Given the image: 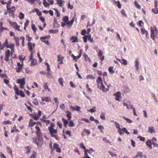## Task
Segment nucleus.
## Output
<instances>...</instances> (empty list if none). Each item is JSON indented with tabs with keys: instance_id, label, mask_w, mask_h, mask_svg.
Instances as JSON below:
<instances>
[{
	"instance_id": "nucleus-1",
	"label": "nucleus",
	"mask_w": 158,
	"mask_h": 158,
	"mask_svg": "<svg viewBox=\"0 0 158 158\" xmlns=\"http://www.w3.org/2000/svg\"><path fill=\"white\" fill-rule=\"evenodd\" d=\"M151 29L150 36L151 38L153 40H154L156 37V35L158 34V31L157 27L155 26L153 27H151Z\"/></svg>"
},
{
	"instance_id": "nucleus-2",
	"label": "nucleus",
	"mask_w": 158,
	"mask_h": 158,
	"mask_svg": "<svg viewBox=\"0 0 158 158\" xmlns=\"http://www.w3.org/2000/svg\"><path fill=\"white\" fill-rule=\"evenodd\" d=\"M48 130L50 134L51 137L55 138L56 139L58 140V138L57 135L56 134L57 132V130L56 129H54L52 127H48Z\"/></svg>"
},
{
	"instance_id": "nucleus-3",
	"label": "nucleus",
	"mask_w": 158,
	"mask_h": 158,
	"mask_svg": "<svg viewBox=\"0 0 158 158\" xmlns=\"http://www.w3.org/2000/svg\"><path fill=\"white\" fill-rule=\"evenodd\" d=\"M25 78H24L19 79L17 80V83L18 84H20L19 86L21 89H24V85L25 84Z\"/></svg>"
},
{
	"instance_id": "nucleus-4",
	"label": "nucleus",
	"mask_w": 158,
	"mask_h": 158,
	"mask_svg": "<svg viewBox=\"0 0 158 158\" xmlns=\"http://www.w3.org/2000/svg\"><path fill=\"white\" fill-rule=\"evenodd\" d=\"M51 146V149L52 152H53V151L54 149L56 150V152H60L61 151V150L60 148H59L58 145L56 143H55L53 145V148L54 149H53L52 147V145L51 144H50L49 145Z\"/></svg>"
},
{
	"instance_id": "nucleus-5",
	"label": "nucleus",
	"mask_w": 158,
	"mask_h": 158,
	"mask_svg": "<svg viewBox=\"0 0 158 158\" xmlns=\"http://www.w3.org/2000/svg\"><path fill=\"white\" fill-rule=\"evenodd\" d=\"M122 131L125 133L127 135L130 134V132L127 131V129L126 128L123 127L122 129H121L119 130H118V132L121 135H122L124 134V133Z\"/></svg>"
},
{
	"instance_id": "nucleus-6",
	"label": "nucleus",
	"mask_w": 158,
	"mask_h": 158,
	"mask_svg": "<svg viewBox=\"0 0 158 158\" xmlns=\"http://www.w3.org/2000/svg\"><path fill=\"white\" fill-rule=\"evenodd\" d=\"M99 84L102 85V87L99 88V89L102 90L104 92H106V91H108L109 89H106L105 87L102 83V78L99 77Z\"/></svg>"
},
{
	"instance_id": "nucleus-7",
	"label": "nucleus",
	"mask_w": 158,
	"mask_h": 158,
	"mask_svg": "<svg viewBox=\"0 0 158 158\" xmlns=\"http://www.w3.org/2000/svg\"><path fill=\"white\" fill-rule=\"evenodd\" d=\"M121 93L119 91L117 92L114 94V95L116 97L115 98V100L118 101H121L120 99L121 98Z\"/></svg>"
},
{
	"instance_id": "nucleus-8",
	"label": "nucleus",
	"mask_w": 158,
	"mask_h": 158,
	"mask_svg": "<svg viewBox=\"0 0 158 158\" xmlns=\"http://www.w3.org/2000/svg\"><path fill=\"white\" fill-rule=\"evenodd\" d=\"M5 59L6 61L8 62L9 60V57L10 55V51L9 49H8L5 52Z\"/></svg>"
},
{
	"instance_id": "nucleus-9",
	"label": "nucleus",
	"mask_w": 158,
	"mask_h": 158,
	"mask_svg": "<svg viewBox=\"0 0 158 158\" xmlns=\"http://www.w3.org/2000/svg\"><path fill=\"white\" fill-rule=\"evenodd\" d=\"M76 14H74V16L72 20L70 21H68L66 23V25L69 27H70L73 24L75 20V16Z\"/></svg>"
},
{
	"instance_id": "nucleus-10",
	"label": "nucleus",
	"mask_w": 158,
	"mask_h": 158,
	"mask_svg": "<svg viewBox=\"0 0 158 158\" xmlns=\"http://www.w3.org/2000/svg\"><path fill=\"white\" fill-rule=\"evenodd\" d=\"M146 144L147 146H148V148L149 149H152V141L150 140H148L146 142Z\"/></svg>"
},
{
	"instance_id": "nucleus-11",
	"label": "nucleus",
	"mask_w": 158,
	"mask_h": 158,
	"mask_svg": "<svg viewBox=\"0 0 158 158\" xmlns=\"http://www.w3.org/2000/svg\"><path fill=\"white\" fill-rule=\"evenodd\" d=\"M70 108L73 110H76L80 112L81 107L77 105H75V106H71Z\"/></svg>"
},
{
	"instance_id": "nucleus-12",
	"label": "nucleus",
	"mask_w": 158,
	"mask_h": 158,
	"mask_svg": "<svg viewBox=\"0 0 158 158\" xmlns=\"http://www.w3.org/2000/svg\"><path fill=\"white\" fill-rule=\"evenodd\" d=\"M31 146H27L25 147L24 148V150L25 151V153L27 154H28L30 152L31 149Z\"/></svg>"
},
{
	"instance_id": "nucleus-13",
	"label": "nucleus",
	"mask_w": 158,
	"mask_h": 158,
	"mask_svg": "<svg viewBox=\"0 0 158 158\" xmlns=\"http://www.w3.org/2000/svg\"><path fill=\"white\" fill-rule=\"evenodd\" d=\"M13 27H14L15 29V30L19 31H20V30L19 29L20 26L18 25L16 22H15L14 23Z\"/></svg>"
},
{
	"instance_id": "nucleus-14",
	"label": "nucleus",
	"mask_w": 158,
	"mask_h": 158,
	"mask_svg": "<svg viewBox=\"0 0 158 158\" xmlns=\"http://www.w3.org/2000/svg\"><path fill=\"white\" fill-rule=\"evenodd\" d=\"M141 34L143 35L145 34L146 36H147L148 35V32L144 28H142L141 29Z\"/></svg>"
},
{
	"instance_id": "nucleus-15",
	"label": "nucleus",
	"mask_w": 158,
	"mask_h": 158,
	"mask_svg": "<svg viewBox=\"0 0 158 158\" xmlns=\"http://www.w3.org/2000/svg\"><path fill=\"white\" fill-rule=\"evenodd\" d=\"M70 40H72V42L74 43L77 42L78 40V39L76 36H73L71 37Z\"/></svg>"
},
{
	"instance_id": "nucleus-16",
	"label": "nucleus",
	"mask_w": 158,
	"mask_h": 158,
	"mask_svg": "<svg viewBox=\"0 0 158 158\" xmlns=\"http://www.w3.org/2000/svg\"><path fill=\"white\" fill-rule=\"evenodd\" d=\"M148 131L151 134L155 133V131L154 129V127H149L148 128Z\"/></svg>"
},
{
	"instance_id": "nucleus-17",
	"label": "nucleus",
	"mask_w": 158,
	"mask_h": 158,
	"mask_svg": "<svg viewBox=\"0 0 158 158\" xmlns=\"http://www.w3.org/2000/svg\"><path fill=\"white\" fill-rule=\"evenodd\" d=\"M43 88L45 90L47 89L49 92H50V89L48 88V86L47 85V83H44Z\"/></svg>"
},
{
	"instance_id": "nucleus-18",
	"label": "nucleus",
	"mask_w": 158,
	"mask_h": 158,
	"mask_svg": "<svg viewBox=\"0 0 158 158\" xmlns=\"http://www.w3.org/2000/svg\"><path fill=\"white\" fill-rule=\"evenodd\" d=\"M37 64L36 60L33 59L32 60L31 62V66H32L33 65H35Z\"/></svg>"
},
{
	"instance_id": "nucleus-19",
	"label": "nucleus",
	"mask_w": 158,
	"mask_h": 158,
	"mask_svg": "<svg viewBox=\"0 0 158 158\" xmlns=\"http://www.w3.org/2000/svg\"><path fill=\"white\" fill-rule=\"evenodd\" d=\"M139 62L138 61V59H136L135 61V66L136 68V69L137 70H138L139 69Z\"/></svg>"
},
{
	"instance_id": "nucleus-20",
	"label": "nucleus",
	"mask_w": 158,
	"mask_h": 158,
	"mask_svg": "<svg viewBox=\"0 0 158 158\" xmlns=\"http://www.w3.org/2000/svg\"><path fill=\"white\" fill-rule=\"evenodd\" d=\"M66 113H67V114H66V116L68 117V120H70L71 119L72 117L71 116V113L69 111H66Z\"/></svg>"
},
{
	"instance_id": "nucleus-21",
	"label": "nucleus",
	"mask_w": 158,
	"mask_h": 158,
	"mask_svg": "<svg viewBox=\"0 0 158 158\" xmlns=\"http://www.w3.org/2000/svg\"><path fill=\"white\" fill-rule=\"evenodd\" d=\"M14 46V44H12L11 43H10L9 44H7L6 48H9L10 49H12L13 48H13Z\"/></svg>"
},
{
	"instance_id": "nucleus-22",
	"label": "nucleus",
	"mask_w": 158,
	"mask_h": 158,
	"mask_svg": "<svg viewBox=\"0 0 158 158\" xmlns=\"http://www.w3.org/2000/svg\"><path fill=\"white\" fill-rule=\"evenodd\" d=\"M57 1L56 4H58L59 6H62L63 2H64L61 0H56Z\"/></svg>"
},
{
	"instance_id": "nucleus-23",
	"label": "nucleus",
	"mask_w": 158,
	"mask_h": 158,
	"mask_svg": "<svg viewBox=\"0 0 158 158\" xmlns=\"http://www.w3.org/2000/svg\"><path fill=\"white\" fill-rule=\"evenodd\" d=\"M134 4L135 5V7L139 9H141V6L140 5L137 3V1H135L134 2Z\"/></svg>"
},
{
	"instance_id": "nucleus-24",
	"label": "nucleus",
	"mask_w": 158,
	"mask_h": 158,
	"mask_svg": "<svg viewBox=\"0 0 158 158\" xmlns=\"http://www.w3.org/2000/svg\"><path fill=\"white\" fill-rule=\"evenodd\" d=\"M123 118L128 123H131L132 122V121L129 119V118H128L125 117H124L123 116Z\"/></svg>"
},
{
	"instance_id": "nucleus-25",
	"label": "nucleus",
	"mask_w": 158,
	"mask_h": 158,
	"mask_svg": "<svg viewBox=\"0 0 158 158\" xmlns=\"http://www.w3.org/2000/svg\"><path fill=\"white\" fill-rule=\"evenodd\" d=\"M113 66H111L109 68V71L110 73L113 74L114 73V71L113 70Z\"/></svg>"
},
{
	"instance_id": "nucleus-26",
	"label": "nucleus",
	"mask_w": 158,
	"mask_h": 158,
	"mask_svg": "<svg viewBox=\"0 0 158 158\" xmlns=\"http://www.w3.org/2000/svg\"><path fill=\"white\" fill-rule=\"evenodd\" d=\"M58 81L59 82L60 84L63 87V79L61 77H60L58 78Z\"/></svg>"
},
{
	"instance_id": "nucleus-27",
	"label": "nucleus",
	"mask_w": 158,
	"mask_h": 158,
	"mask_svg": "<svg viewBox=\"0 0 158 158\" xmlns=\"http://www.w3.org/2000/svg\"><path fill=\"white\" fill-rule=\"evenodd\" d=\"M62 120L64 124V127H66V125H67L68 123V121L67 120L65 119L64 118H62Z\"/></svg>"
},
{
	"instance_id": "nucleus-28",
	"label": "nucleus",
	"mask_w": 158,
	"mask_h": 158,
	"mask_svg": "<svg viewBox=\"0 0 158 158\" xmlns=\"http://www.w3.org/2000/svg\"><path fill=\"white\" fill-rule=\"evenodd\" d=\"M14 90H15V93L17 95H19V92L18 91V87H16V85H15L14 87Z\"/></svg>"
},
{
	"instance_id": "nucleus-29",
	"label": "nucleus",
	"mask_w": 158,
	"mask_h": 158,
	"mask_svg": "<svg viewBox=\"0 0 158 158\" xmlns=\"http://www.w3.org/2000/svg\"><path fill=\"white\" fill-rule=\"evenodd\" d=\"M19 59L20 60V61L21 62H22V64L23 65V61L25 59V56H23V55L19 56Z\"/></svg>"
},
{
	"instance_id": "nucleus-30",
	"label": "nucleus",
	"mask_w": 158,
	"mask_h": 158,
	"mask_svg": "<svg viewBox=\"0 0 158 158\" xmlns=\"http://www.w3.org/2000/svg\"><path fill=\"white\" fill-rule=\"evenodd\" d=\"M8 43V40L7 39H6L5 42L3 44L2 46L4 48L7 47V45Z\"/></svg>"
},
{
	"instance_id": "nucleus-31",
	"label": "nucleus",
	"mask_w": 158,
	"mask_h": 158,
	"mask_svg": "<svg viewBox=\"0 0 158 158\" xmlns=\"http://www.w3.org/2000/svg\"><path fill=\"white\" fill-rule=\"evenodd\" d=\"M36 134L37 137L41 136H42V133L41 131H36Z\"/></svg>"
},
{
	"instance_id": "nucleus-32",
	"label": "nucleus",
	"mask_w": 158,
	"mask_h": 158,
	"mask_svg": "<svg viewBox=\"0 0 158 158\" xmlns=\"http://www.w3.org/2000/svg\"><path fill=\"white\" fill-rule=\"evenodd\" d=\"M33 120L32 119H30L29 124H30V125L31 126H33L36 124V123L35 122H33Z\"/></svg>"
},
{
	"instance_id": "nucleus-33",
	"label": "nucleus",
	"mask_w": 158,
	"mask_h": 158,
	"mask_svg": "<svg viewBox=\"0 0 158 158\" xmlns=\"http://www.w3.org/2000/svg\"><path fill=\"white\" fill-rule=\"evenodd\" d=\"M115 3L117 4L118 7L119 8V9L121 8V5L120 4V2L119 1H115Z\"/></svg>"
},
{
	"instance_id": "nucleus-34",
	"label": "nucleus",
	"mask_w": 158,
	"mask_h": 158,
	"mask_svg": "<svg viewBox=\"0 0 158 158\" xmlns=\"http://www.w3.org/2000/svg\"><path fill=\"white\" fill-rule=\"evenodd\" d=\"M24 15L22 12H20L19 14V18L20 19H22L24 18Z\"/></svg>"
},
{
	"instance_id": "nucleus-35",
	"label": "nucleus",
	"mask_w": 158,
	"mask_h": 158,
	"mask_svg": "<svg viewBox=\"0 0 158 158\" xmlns=\"http://www.w3.org/2000/svg\"><path fill=\"white\" fill-rule=\"evenodd\" d=\"M122 61L121 63L122 64H123L124 65H126L127 64V61L126 60L122 59Z\"/></svg>"
},
{
	"instance_id": "nucleus-36",
	"label": "nucleus",
	"mask_w": 158,
	"mask_h": 158,
	"mask_svg": "<svg viewBox=\"0 0 158 158\" xmlns=\"http://www.w3.org/2000/svg\"><path fill=\"white\" fill-rule=\"evenodd\" d=\"M103 141H105L106 143L107 144L108 143L109 145L110 144V141L107 140L106 137L104 138L103 139Z\"/></svg>"
},
{
	"instance_id": "nucleus-37",
	"label": "nucleus",
	"mask_w": 158,
	"mask_h": 158,
	"mask_svg": "<svg viewBox=\"0 0 158 158\" xmlns=\"http://www.w3.org/2000/svg\"><path fill=\"white\" fill-rule=\"evenodd\" d=\"M114 123L115 124L116 127L117 129H118V130H119L120 129H121V128H120V124L118 123L117 122H115Z\"/></svg>"
},
{
	"instance_id": "nucleus-38",
	"label": "nucleus",
	"mask_w": 158,
	"mask_h": 158,
	"mask_svg": "<svg viewBox=\"0 0 158 158\" xmlns=\"http://www.w3.org/2000/svg\"><path fill=\"white\" fill-rule=\"evenodd\" d=\"M19 95H20L22 97H25L24 94L22 90H19Z\"/></svg>"
},
{
	"instance_id": "nucleus-39",
	"label": "nucleus",
	"mask_w": 158,
	"mask_h": 158,
	"mask_svg": "<svg viewBox=\"0 0 158 158\" xmlns=\"http://www.w3.org/2000/svg\"><path fill=\"white\" fill-rule=\"evenodd\" d=\"M121 12L122 15H124L126 17H127V15L126 14L125 11L123 9L121 10Z\"/></svg>"
},
{
	"instance_id": "nucleus-40",
	"label": "nucleus",
	"mask_w": 158,
	"mask_h": 158,
	"mask_svg": "<svg viewBox=\"0 0 158 158\" xmlns=\"http://www.w3.org/2000/svg\"><path fill=\"white\" fill-rule=\"evenodd\" d=\"M58 32V30H51L49 31V32L50 33H52L53 34H55L57 33Z\"/></svg>"
},
{
	"instance_id": "nucleus-41",
	"label": "nucleus",
	"mask_w": 158,
	"mask_h": 158,
	"mask_svg": "<svg viewBox=\"0 0 158 158\" xmlns=\"http://www.w3.org/2000/svg\"><path fill=\"white\" fill-rule=\"evenodd\" d=\"M69 17L68 16H65L62 18V20L65 22H67L68 20Z\"/></svg>"
},
{
	"instance_id": "nucleus-42",
	"label": "nucleus",
	"mask_w": 158,
	"mask_h": 158,
	"mask_svg": "<svg viewBox=\"0 0 158 158\" xmlns=\"http://www.w3.org/2000/svg\"><path fill=\"white\" fill-rule=\"evenodd\" d=\"M35 52V51H31V54H30V57L29 58V60H31L33 59H32V57H33V52Z\"/></svg>"
},
{
	"instance_id": "nucleus-43",
	"label": "nucleus",
	"mask_w": 158,
	"mask_h": 158,
	"mask_svg": "<svg viewBox=\"0 0 158 158\" xmlns=\"http://www.w3.org/2000/svg\"><path fill=\"white\" fill-rule=\"evenodd\" d=\"M69 126L70 127H73L75 125V124L72 121H70L69 122Z\"/></svg>"
},
{
	"instance_id": "nucleus-44",
	"label": "nucleus",
	"mask_w": 158,
	"mask_h": 158,
	"mask_svg": "<svg viewBox=\"0 0 158 158\" xmlns=\"http://www.w3.org/2000/svg\"><path fill=\"white\" fill-rule=\"evenodd\" d=\"M104 114L102 113L100 116V118L102 120H104L105 119V117L104 116Z\"/></svg>"
},
{
	"instance_id": "nucleus-45",
	"label": "nucleus",
	"mask_w": 158,
	"mask_h": 158,
	"mask_svg": "<svg viewBox=\"0 0 158 158\" xmlns=\"http://www.w3.org/2000/svg\"><path fill=\"white\" fill-rule=\"evenodd\" d=\"M36 156V153L34 152L33 154L30 156V158H35Z\"/></svg>"
},
{
	"instance_id": "nucleus-46",
	"label": "nucleus",
	"mask_w": 158,
	"mask_h": 158,
	"mask_svg": "<svg viewBox=\"0 0 158 158\" xmlns=\"http://www.w3.org/2000/svg\"><path fill=\"white\" fill-rule=\"evenodd\" d=\"M80 147L81 148H82L84 150H85L86 149V147L83 143H81L80 144Z\"/></svg>"
},
{
	"instance_id": "nucleus-47",
	"label": "nucleus",
	"mask_w": 158,
	"mask_h": 158,
	"mask_svg": "<svg viewBox=\"0 0 158 158\" xmlns=\"http://www.w3.org/2000/svg\"><path fill=\"white\" fill-rule=\"evenodd\" d=\"M31 28L32 30L34 32H35L36 30V28L35 27V26L34 24H33L31 25Z\"/></svg>"
},
{
	"instance_id": "nucleus-48",
	"label": "nucleus",
	"mask_w": 158,
	"mask_h": 158,
	"mask_svg": "<svg viewBox=\"0 0 158 158\" xmlns=\"http://www.w3.org/2000/svg\"><path fill=\"white\" fill-rule=\"evenodd\" d=\"M44 64L46 65L47 67V70L48 71H49L50 70V66L48 63H45Z\"/></svg>"
},
{
	"instance_id": "nucleus-49",
	"label": "nucleus",
	"mask_w": 158,
	"mask_h": 158,
	"mask_svg": "<svg viewBox=\"0 0 158 158\" xmlns=\"http://www.w3.org/2000/svg\"><path fill=\"white\" fill-rule=\"evenodd\" d=\"M138 153L139 155V156L141 158H143V156H144L145 158L146 157V156L143 155L142 152H138Z\"/></svg>"
},
{
	"instance_id": "nucleus-50",
	"label": "nucleus",
	"mask_w": 158,
	"mask_h": 158,
	"mask_svg": "<svg viewBox=\"0 0 158 158\" xmlns=\"http://www.w3.org/2000/svg\"><path fill=\"white\" fill-rule=\"evenodd\" d=\"M109 153L112 157L116 156H117L116 154H114L110 151H109Z\"/></svg>"
},
{
	"instance_id": "nucleus-51",
	"label": "nucleus",
	"mask_w": 158,
	"mask_h": 158,
	"mask_svg": "<svg viewBox=\"0 0 158 158\" xmlns=\"http://www.w3.org/2000/svg\"><path fill=\"white\" fill-rule=\"evenodd\" d=\"M39 10L37 8H35L33 9L31 11H30V13H34L36 12V13L37 12H38V11Z\"/></svg>"
},
{
	"instance_id": "nucleus-52",
	"label": "nucleus",
	"mask_w": 158,
	"mask_h": 158,
	"mask_svg": "<svg viewBox=\"0 0 158 158\" xmlns=\"http://www.w3.org/2000/svg\"><path fill=\"white\" fill-rule=\"evenodd\" d=\"M138 138H140V140L144 142L145 138L144 137H142L141 136H139Z\"/></svg>"
},
{
	"instance_id": "nucleus-53",
	"label": "nucleus",
	"mask_w": 158,
	"mask_h": 158,
	"mask_svg": "<svg viewBox=\"0 0 158 158\" xmlns=\"http://www.w3.org/2000/svg\"><path fill=\"white\" fill-rule=\"evenodd\" d=\"M131 144L133 147H135V141L132 139H131Z\"/></svg>"
},
{
	"instance_id": "nucleus-54",
	"label": "nucleus",
	"mask_w": 158,
	"mask_h": 158,
	"mask_svg": "<svg viewBox=\"0 0 158 158\" xmlns=\"http://www.w3.org/2000/svg\"><path fill=\"white\" fill-rule=\"evenodd\" d=\"M88 111L89 112H90L92 113L96 111L95 107H94L92 109H91L89 110H88Z\"/></svg>"
},
{
	"instance_id": "nucleus-55",
	"label": "nucleus",
	"mask_w": 158,
	"mask_h": 158,
	"mask_svg": "<svg viewBox=\"0 0 158 158\" xmlns=\"http://www.w3.org/2000/svg\"><path fill=\"white\" fill-rule=\"evenodd\" d=\"M84 56L85 60H89V61H90V60L89 58V57H88V55L85 53L84 55Z\"/></svg>"
},
{
	"instance_id": "nucleus-56",
	"label": "nucleus",
	"mask_w": 158,
	"mask_h": 158,
	"mask_svg": "<svg viewBox=\"0 0 158 158\" xmlns=\"http://www.w3.org/2000/svg\"><path fill=\"white\" fill-rule=\"evenodd\" d=\"M3 123L4 124H11L12 123V122L10 121H4L3 122Z\"/></svg>"
},
{
	"instance_id": "nucleus-57",
	"label": "nucleus",
	"mask_w": 158,
	"mask_h": 158,
	"mask_svg": "<svg viewBox=\"0 0 158 158\" xmlns=\"http://www.w3.org/2000/svg\"><path fill=\"white\" fill-rule=\"evenodd\" d=\"M37 56L39 58V59L40 60V61L39 62H42V61L43 60V59L41 58V57H40V53L39 52H38L37 53Z\"/></svg>"
},
{
	"instance_id": "nucleus-58",
	"label": "nucleus",
	"mask_w": 158,
	"mask_h": 158,
	"mask_svg": "<svg viewBox=\"0 0 158 158\" xmlns=\"http://www.w3.org/2000/svg\"><path fill=\"white\" fill-rule=\"evenodd\" d=\"M68 7L69 8L70 10H72L73 8V6L71 5L70 2L69 3L68 5Z\"/></svg>"
},
{
	"instance_id": "nucleus-59",
	"label": "nucleus",
	"mask_w": 158,
	"mask_h": 158,
	"mask_svg": "<svg viewBox=\"0 0 158 158\" xmlns=\"http://www.w3.org/2000/svg\"><path fill=\"white\" fill-rule=\"evenodd\" d=\"M46 74L47 75V77L48 78H50L52 77L51 75L52 74L51 73L49 72H48L46 73Z\"/></svg>"
},
{
	"instance_id": "nucleus-60",
	"label": "nucleus",
	"mask_w": 158,
	"mask_h": 158,
	"mask_svg": "<svg viewBox=\"0 0 158 158\" xmlns=\"http://www.w3.org/2000/svg\"><path fill=\"white\" fill-rule=\"evenodd\" d=\"M86 33V30L84 29L81 32V34L82 35H85Z\"/></svg>"
},
{
	"instance_id": "nucleus-61",
	"label": "nucleus",
	"mask_w": 158,
	"mask_h": 158,
	"mask_svg": "<svg viewBox=\"0 0 158 158\" xmlns=\"http://www.w3.org/2000/svg\"><path fill=\"white\" fill-rule=\"evenodd\" d=\"M43 4L45 6H50L49 4L46 2L44 1Z\"/></svg>"
},
{
	"instance_id": "nucleus-62",
	"label": "nucleus",
	"mask_w": 158,
	"mask_h": 158,
	"mask_svg": "<svg viewBox=\"0 0 158 158\" xmlns=\"http://www.w3.org/2000/svg\"><path fill=\"white\" fill-rule=\"evenodd\" d=\"M88 38V36L85 35L83 37V41L85 43L87 42V39Z\"/></svg>"
},
{
	"instance_id": "nucleus-63",
	"label": "nucleus",
	"mask_w": 158,
	"mask_h": 158,
	"mask_svg": "<svg viewBox=\"0 0 158 158\" xmlns=\"http://www.w3.org/2000/svg\"><path fill=\"white\" fill-rule=\"evenodd\" d=\"M39 139H36L34 141L35 143L38 146L39 144Z\"/></svg>"
},
{
	"instance_id": "nucleus-64",
	"label": "nucleus",
	"mask_w": 158,
	"mask_h": 158,
	"mask_svg": "<svg viewBox=\"0 0 158 158\" xmlns=\"http://www.w3.org/2000/svg\"><path fill=\"white\" fill-rule=\"evenodd\" d=\"M60 107L62 109L64 110L65 108V106L64 104H62L60 105Z\"/></svg>"
}]
</instances>
